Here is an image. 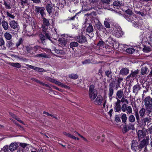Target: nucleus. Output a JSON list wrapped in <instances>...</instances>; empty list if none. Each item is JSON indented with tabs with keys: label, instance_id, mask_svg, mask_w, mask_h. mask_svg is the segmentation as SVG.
<instances>
[{
	"label": "nucleus",
	"instance_id": "nucleus-4",
	"mask_svg": "<svg viewBox=\"0 0 152 152\" xmlns=\"http://www.w3.org/2000/svg\"><path fill=\"white\" fill-rule=\"evenodd\" d=\"M49 27L42 25V31L43 34H45L47 38L52 42L51 39L50 34L49 31V30H50V29H49Z\"/></svg>",
	"mask_w": 152,
	"mask_h": 152
},
{
	"label": "nucleus",
	"instance_id": "nucleus-47",
	"mask_svg": "<svg viewBox=\"0 0 152 152\" xmlns=\"http://www.w3.org/2000/svg\"><path fill=\"white\" fill-rule=\"evenodd\" d=\"M25 48L26 50L28 53H31V50H33L32 48L29 46H26Z\"/></svg>",
	"mask_w": 152,
	"mask_h": 152
},
{
	"label": "nucleus",
	"instance_id": "nucleus-55",
	"mask_svg": "<svg viewBox=\"0 0 152 152\" xmlns=\"http://www.w3.org/2000/svg\"><path fill=\"white\" fill-rule=\"evenodd\" d=\"M3 150L4 152H9V148H8V146H5L3 148Z\"/></svg>",
	"mask_w": 152,
	"mask_h": 152
},
{
	"label": "nucleus",
	"instance_id": "nucleus-49",
	"mask_svg": "<svg viewBox=\"0 0 152 152\" xmlns=\"http://www.w3.org/2000/svg\"><path fill=\"white\" fill-rule=\"evenodd\" d=\"M23 40L22 39L20 38L19 39L18 41L17 42L16 44V46L17 47H18L22 43Z\"/></svg>",
	"mask_w": 152,
	"mask_h": 152
},
{
	"label": "nucleus",
	"instance_id": "nucleus-31",
	"mask_svg": "<svg viewBox=\"0 0 152 152\" xmlns=\"http://www.w3.org/2000/svg\"><path fill=\"white\" fill-rule=\"evenodd\" d=\"M146 112V108H142L139 111V114L141 117H143L145 115V112Z\"/></svg>",
	"mask_w": 152,
	"mask_h": 152
},
{
	"label": "nucleus",
	"instance_id": "nucleus-43",
	"mask_svg": "<svg viewBox=\"0 0 152 152\" xmlns=\"http://www.w3.org/2000/svg\"><path fill=\"white\" fill-rule=\"evenodd\" d=\"M125 12L127 15H132L133 14V12L130 9H128L127 10L124 11Z\"/></svg>",
	"mask_w": 152,
	"mask_h": 152
},
{
	"label": "nucleus",
	"instance_id": "nucleus-25",
	"mask_svg": "<svg viewBox=\"0 0 152 152\" xmlns=\"http://www.w3.org/2000/svg\"><path fill=\"white\" fill-rule=\"evenodd\" d=\"M1 25L3 28L5 30H7L9 27L7 22L4 21V20H3L2 22Z\"/></svg>",
	"mask_w": 152,
	"mask_h": 152
},
{
	"label": "nucleus",
	"instance_id": "nucleus-36",
	"mask_svg": "<svg viewBox=\"0 0 152 152\" xmlns=\"http://www.w3.org/2000/svg\"><path fill=\"white\" fill-rule=\"evenodd\" d=\"M78 43L75 42H71L69 44V46L71 48H72L73 47H75L78 46Z\"/></svg>",
	"mask_w": 152,
	"mask_h": 152
},
{
	"label": "nucleus",
	"instance_id": "nucleus-58",
	"mask_svg": "<svg viewBox=\"0 0 152 152\" xmlns=\"http://www.w3.org/2000/svg\"><path fill=\"white\" fill-rule=\"evenodd\" d=\"M46 79L49 81L53 83L55 81V79H53L50 77H46Z\"/></svg>",
	"mask_w": 152,
	"mask_h": 152
},
{
	"label": "nucleus",
	"instance_id": "nucleus-12",
	"mask_svg": "<svg viewBox=\"0 0 152 152\" xmlns=\"http://www.w3.org/2000/svg\"><path fill=\"white\" fill-rule=\"evenodd\" d=\"M9 25L10 27L12 29H15V31L16 30L17 31L19 29V26L18 23L14 20H12L9 23Z\"/></svg>",
	"mask_w": 152,
	"mask_h": 152
},
{
	"label": "nucleus",
	"instance_id": "nucleus-40",
	"mask_svg": "<svg viewBox=\"0 0 152 152\" xmlns=\"http://www.w3.org/2000/svg\"><path fill=\"white\" fill-rule=\"evenodd\" d=\"M69 77L70 78L74 79H77L78 77L77 75L74 74H72L69 75Z\"/></svg>",
	"mask_w": 152,
	"mask_h": 152
},
{
	"label": "nucleus",
	"instance_id": "nucleus-22",
	"mask_svg": "<svg viewBox=\"0 0 152 152\" xmlns=\"http://www.w3.org/2000/svg\"><path fill=\"white\" fill-rule=\"evenodd\" d=\"M123 16L129 22H132L134 20V18L132 15H127L126 14H124Z\"/></svg>",
	"mask_w": 152,
	"mask_h": 152
},
{
	"label": "nucleus",
	"instance_id": "nucleus-48",
	"mask_svg": "<svg viewBox=\"0 0 152 152\" xmlns=\"http://www.w3.org/2000/svg\"><path fill=\"white\" fill-rule=\"evenodd\" d=\"M135 116L136 118V120H137V122L139 124H140V116L138 112H136L135 114Z\"/></svg>",
	"mask_w": 152,
	"mask_h": 152
},
{
	"label": "nucleus",
	"instance_id": "nucleus-16",
	"mask_svg": "<svg viewBox=\"0 0 152 152\" xmlns=\"http://www.w3.org/2000/svg\"><path fill=\"white\" fill-rule=\"evenodd\" d=\"M103 100V97L100 95H98L94 101V103L97 105L101 104Z\"/></svg>",
	"mask_w": 152,
	"mask_h": 152
},
{
	"label": "nucleus",
	"instance_id": "nucleus-61",
	"mask_svg": "<svg viewBox=\"0 0 152 152\" xmlns=\"http://www.w3.org/2000/svg\"><path fill=\"white\" fill-rule=\"evenodd\" d=\"M37 83H39V84L42 86H45L46 87H48L49 86L48 84H45L44 83H43L42 81L38 80V82Z\"/></svg>",
	"mask_w": 152,
	"mask_h": 152
},
{
	"label": "nucleus",
	"instance_id": "nucleus-60",
	"mask_svg": "<svg viewBox=\"0 0 152 152\" xmlns=\"http://www.w3.org/2000/svg\"><path fill=\"white\" fill-rule=\"evenodd\" d=\"M7 15V16L8 17H9L12 19H14L15 18V16H14L13 15H12L9 12H6Z\"/></svg>",
	"mask_w": 152,
	"mask_h": 152
},
{
	"label": "nucleus",
	"instance_id": "nucleus-33",
	"mask_svg": "<svg viewBox=\"0 0 152 152\" xmlns=\"http://www.w3.org/2000/svg\"><path fill=\"white\" fill-rule=\"evenodd\" d=\"M86 30L87 32L91 33L93 31L94 29L93 27L91 25L88 24V26L87 27Z\"/></svg>",
	"mask_w": 152,
	"mask_h": 152
},
{
	"label": "nucleus",
	"instance_id": "nucleus-63",
	"mask_svg": "<svg viewBox=\"0 0 152 152\" xmlns=\"http://www.w3.org/2000/svg\"><path fill=\"white\" fill-rule=\"evenodd\" d=\"M26 66H28L29 68L33 69L34 70H37V67L34 66L29 64H26Z\"/></svg>",
	"mask_w": 152,
	"mask_h": 152
},
{
	"label": "nucleus",
	"instance_id": "nucleus-13",
	"mask_svg": "<svg viewBox=\"0 0 152 152\" xmlns=\"http://www.w3.org/2000/svg\"><path fill=\"white\" fill-rule=\"evenodd\" d=\"M55 7L53 6V5L52 4H49L46 5L45 7L46 9L49 14L51 13H53L55 11L54 10V8Z\"/></svg>",
	"mask_w": 152,
	"mask_h": 152
},
{
	"label": "nucleus",
	"instance_id": "nucleus-9",
	"mask_svg": "<svg viewBox=\"0 0 152 152\" xmlns=\"http://www.w3.org/2000/svg\"><path fill=\"white\" fill-rule=\"evenodd\" d=\"M134 129V124H132L131 123L124 126L123 130L124 133L127 132L130 130H133Z\"/></svg>",
	"mask_w": 152,
	"mask_h": 152
},
{
	"label": "nucleus",
	"instance_id": "nucleus-8",
	"mask_svg": "<svg viewBox=\"0 0 152 152\" xmlns=\"http://www.w3.org/2000/svg\"><path fill=\"white\" fill-rule=\"evenodd\" d=\"M113 29L114 30V34L116 37L119 38L123 35V33L120 27L115 26Z\"/></svg>",
	"mask_w": 152,
	"mask_h": 152
},
{
	"label": "nucleus",
	"instance_id": "nucleus-50",
	"mask_svg": "<svg viewBox=\"0 0 152 152\" xmlns=\"http://www.w3.org/2000/svg\"><path fill=\"white\" fill-rule=\"evenodd\" d=\"M103 4H109L111 2V0H101Z\"/></svg>",
	"mask_w": 152,
	"mask_h": 152
},
{
	"label": "nucleus",
	"instance_id": "nucleus-30",
	"mask_svg": "<svg viewBox=\"0 0 152 152\" xmlns=\"http://www.w3.org/2000/svg\"><path fill=\"white\" fill-rule=\"evenodd\" d=\"M52 49H53V51H54L56 53L59 54H63L64 53V51L62 50L57 49L55 47H53Z\"/></svg>",
	"mask_w": 152,
	"mask_h": 152
},
{
	"label": "nucleus",
	"instance_id": "nucleus-15",
	"mask_svg": "<svg viewBox=\"0 0 152 152\" xmlns=\"http://www.w3.org/2000/svg\"><path fill=\"white\" fill-rule=\"evenodd\" d=\"M120 103V100L118 99L117 101L115 103L114 108L115 109V112H119L121 110Z\"/></svg>",
	"mask_w": 152,
	"mask_h": 152
},
{
	"label": "nucleus",
	"instance_id": "nucleus-14",
	"mask_svg": "<svg viewBox=\"0 0 152 152\" xmlns=\"http://www.w3.org/2000/svg\"><path fill=\"white\" fill-rule=\"evenodd\" d=\"M77 42L80 43L85 42L87 41L86 37L83 35L77 36L75 38Z\"/></svg>",
	"mask_w": 152,
	"mask_h": 152
},
{
	"label": "nucleus",
	"instance_id": "nucleus-64",
	"mask_svg": "<svg viewBox=\"0 0 152 152\" xmlns=\"http://www.w3.org/2000/svg\"><path fill=\"white\" fill-rule=\"evenodd\" d=\"M115 120L117 122H119L121 121L120 118L118 115H115Z\"/></svg>",
	"mask_w": 152,
	"mask_h": 152
},
{
	"label": "nucleus",
	"instance_id": "nucleus-57",
	"mask_svg": "<svg viewBox=\"0 0 152 152\" xmlns=\"http://www.w3.org/2000/svg\"><path fill=\"white\" fill-rule=\"evenodd\" d=\"M143 50L144 51L146 52H148L151 51V49L149 47H144L143 48Z\"/></svg>",
	"mask_w": 152,
	"mask_h": 152
},
{
	"label": "nucleus",
	"instance_id": "nucleus-53",
	"mask_svg": "<svg viewBox=\"0 0 152 152\" xmlns=\"http://www.w3.org/2000/svg\"><path fill=\"white\" fill-rule=\"evenodd\" d=\"M43 113L44 114H46L48 116H51V117H53V118H55V119H57V118L56 117V116H54L52 114H49L48 112H47L45 111H44L43 112Z\"/></svg>",
	"mask_w": 152,
	"mask_h": 152
},
{
	"label": "nucleus",
	"instance_id": "nucleus-38",
	"mask_svg": "<svg viewBox=\"0 0 152 152\" xmlns=\"http://www.w3.org/2000/svg\"><path fill=\"white\" fill-rule=\"evenodd\" d=\"M148 69L146 67H142L141 70V73L142 75H144L147 73Z\"/></svg>",
	"mask_w": 152,
	"mask_h": 152
},
{
	"label": "nucleus",
	"instance_id": "nucleus-2",
	"mask_svg": "<svg viewBox=\"0 0 152 152\" xmlns=\"http://www.w3.org/2000/svg\"><path fill=\"white\" fill-rule=\"evenodd\" d=\"M149 138L148 136H147L145 138L138 142V149L140 152L142 149L144 148V150L142 152H146L147 149V146L148 145Z\"/></svg>",
	"mask_w": 152,
	"mask_h": 152
},
{
	"label": "nucleus",
	"instance_id": "nucleus-37",
	"mask_svg": "<svg viewBox=\"0 0 152 152\" xmlns=\"http://www.w3.org/2000/svg\"><path fill=\"white\" fill-rule=\"evenodd\" d=\"M128 120L130 122L133 123L135 121V119L134 115H131L128 117Z\"/></svg>",
	"mask_w": 152,
	"mask_h": 152
},
{
	"label": "nucleus",
	"instance_id": "nucleus-10",
	"mask_svg": "<svg viewBox=\"0 0 152 152\" xmlns=\"http://www.w3.org/2000/svg\"><path fill=\"white\" fill-rule=\"evenodd\" d=\"M109 88L108 91V96L110 99L112 98V97L114 93L115 86L114 83L113 82H111L109 85Z\"/></svg>",
	"mask_w": 152,
	"mask_h": 152
},
{
	"label": "nucleus",
	"instance_id": "nucleus-29",
	"mask_svg": "<svg viewBox=\"0 0 152 152\" xmlns=\"http://www.w3.org/2000/svg\"><path fill=\"white\" fill-rule=\"evenodd\" d=\"M58 41L60 42L59 43L62 46H66L67 43V41L64 38H59Z\"/></svg>",
	"mask_w": 152,
	"mask_h": 152
},
{
	"label": "nucleus",
	"instance_id": "nucleus-19",
	"mask_svg": "<svg viewBox=\"0 0 152 152\" xmlns=\"http://www.w3.org/2000/svg\"><path fill=\"white\" fill-rule=\"evenodd\" d=\"M94 28L96 30H97L100 31H102L104 28V26L100 22L96 24L94 26Z\"/></svg>",
	"mask_w": 152,
	"mask_h": 152
},
{
	"label": "nucleus",
	"instance_id": "nucleus-59",
	"mask_svg": "<svg viewBox=\"0 0 152 152\" xmlns=\"http://www.w3.org/2000/svg\"><path fill=\"white\" fill-rule=\"evenodd\" d=\"M4 4L6 8L7 9H11V7L10 4H8L7 3L6 1H4Z\"/></svg>",
	"mask_w": 152,
	"mask_h": 152
},
{
	"label": "nucleus",
	"instance_id": "nucleus-17",
	"mask_svg": "<svg viewBox=\"0 0 152 152\" xmlns=\"http://www.w3.org/2000/svg\"><path fill=\"white\" fill-rule=\"evenodd\" d=\"M129 70L126 68H122L120 70L119 74L122 75H126L129 74Z\"/></svg>",
	"mask_w": 152,
	"mask_h": 152
},
{
	"label": "nucleus",
	"instance_id": "nucleus-21",
	"mask_svg": "<svg viewBox=\"0 0 152 152\" xmlns=\"http://www.w3.org/2000/svg\"><path fill=\"white\" fill-rule=\"evenodd\" d=\"M15 45V42L14 41L10 40L7 42L6 46L9 48H12Z\"/></svg>",
	"mask_w": 152,
	"mask_h": 152
},
{
	"label": "nucleus",
	"instance_id": "nucleus-28",
	"mask_svg": "<svg viewBox=\"0 0 152 152\" xmlns=\"http://www.w3.org/2000/svg\"><path fill=\"white\" fill-rule=\"evenodd\" d=\"M43 20V23L42 25L49 26L50 23H49V20L44 17L42 18Z\"/></svg>",
	"mask_w": 152,
	"mask_h": 152
},
{
	"label": "nucleus",
	"instance_id": "nucleus-24",
	"mask_svg": "<svg viewBox=\"0 0 152 152\" xmlns=\"http://www.w3.org/2000/svg\"><path fill=\"white\" fill-rule=\"evenodd\" d=\"M117 97L118 99H121L122 97L124 96L123 89H121L118 91L116 94Z\"/></svg>",
	"mask_w": 152,
	"mask_h": 152
},
{
	"label": "nucleus",
	"instance_id": "nucleus-42",
	"mask_svg": "<svg viewBox=\"0 0 152 152\" xmlns=\"http://www.w3.org/2000/svg\"><path fill=\"white\" fill-rule=\"evenodd\" d=\"M121 118L123 122H126L127 119V117L126 116V114L125 113L123 114L122 115Z\"/></svg>",
	"mask_w": 152,
	"mask_h": 152
},
{
	"label": "nucleus",
	"instance_id": "nucleus-18",
	"mask_svg": "<svg viewBox=\"0 0 152 152\" xmlns=\"http://www.w3.org/2000/svg\"><path fill=\"white\" fill-rule=\"evenodd\" d=\"M141 88L140 85L137 83L133 87V93L136 94H137L138 91H139Z\"/></svg>",
	"mask_w": 152,
	"mask_h": 152
},
{
	"label": "nucleus",
	"instance_id": "nucleus-54",
	"mask_svg": "<svg viewBox=\"0 0 152 152\" xmlns=\"http://www.w3.org/2000/svg\"><path fill=\"white\" fill-rule=\"evenodd\" d=\"M113 6H120V3L119 1H115L113 3Z\"/></svg>",
	"mask_w": 152,
	"mask_h": 152
},
{
	"label": "nucleus",
	"instance_id": "nucleus-5",
	"mask_svg": "<svg viewBox=\"0 0 152 152\" xmlns=\"http://www.w3.org/2000/svg\"><path fill=\"white\" fill-rule=\"evenodd\" d=\"M35 14L36 15H38L40 13L41 16L42 18L44 17V15H45V13L44 12V10L45 9L44 7H39L37 6H35Z\"/></svg>",
	"mask_w": 152,
	"mask_h": 152
},
{
	"label": "nucleus",
	"instance_id": "nucleus-39",
	"mask_svg": "<svg viewBox=\"0 0 152 152\" xmlns=\"http://www.w3.org/2000/svg\"><path fill=\"white\" fill-rule=\"evenodd\" d=\"M134 49L132 48H128L126 50V52L130 54H132L134 52Z\"/></svg>",
	"mask_w": 152,
	"mask_h": 152
},
{
	"label": "nucleus",
	"instance_id": "nucleus-27",
	"mask_svg": "<svg viewBox=\"0 0 152 152\" xmlns=\"http://www.w3.org/2000/svg\"><path fill=\"white\" fill-rule=\"evenodd\" d=\"M17 144L16 143H12L11 144L9 147V150L11 151H13L17 148Z\"/></svg>",
	"mask_w": 152,
	"mask_h": 152
},
{
	"label": "nucleus",
	"instance_id": "nucleus-41",
	"mask_svg": "<svg viewBox=\"0 0 152 152\" xmlns=\"http://www.w3.org/2000/svg\"><path fill=\"white\" fill-rule=\"evenodd\" d=\"M39 39L41 40H46L47 39L45 34H40L39 35Z\"/></svg>",
	"mask_w": 152,
	"mask_h": 152
},
{
	"label": "nucleus",
	"instance_id": "nucleus-26",
	"mask_svg": "<svg viewBox=\"0 0 152 152\" xmlns=\"http://www.w3.org/2000/svg\"><path fill=\"white\" fill-rule=\"evenodd\" d=\"M9 64L14 67L19 68L21 67V65L18 63L9 62Z\"/></svg>",
	"mask_w": 152,
	"mask_h": 152
},
{
	"label": "nucleus",
	"instance_id": "nucleus-44",
	"mask_svg": "<svg viewBox=\"0 0 152 152\" xmlns=\"http://www.w3.org/2000/svg\"><path fill=\"white\" fill-rule=\"evenodd\" d=\"M127 107V105L126 104H123L121 107V109L122 111L124 112H125L126 110Z\"/></svg>",
	"mask_w": 152,
	"mask_h": 152
},
{
	"label": "nucleus",
	"instance_id": "nucleus-45",
	"mask_svg": "<svg viewBox=\"0 0 152 152\" xmlns=\"http://www.w3.org/2000/svg\"><path fill=\"white\" fill-rule=\"evenodd\" d=\"M36 57H37L47 58H48V56L45 53H41L37 55Z\"/></svg>",
	"mask_w": 152,
	"mask_h": 152
},
{
	"label": "nucleus",
	"instance_id": "nucleus-32",
	"mask_svg": "<svg viewBox=\"0 0 152 152\" xmlns=\"http://www.w3.org/2000/svg\"><path fill=\"white\" fill-rule=\"evenodd\" d=\"M5 38L8 41L10 40L12 38V36L9 33L6 32L4 34Z\"/></svg>",
	"mask_w": 152,
	"mask_h": 152
},
{
	"label": "nucleus",
	"instance_id": "nucleus-23",
	"mask_svg": "<svg viewBox=\"0 0 152 152\" xmlns=\"http://www.w3.org/2000/svg\"><path fill=\"white\" fill-rule=\"evenodd\" d=\"M137 133L138 138L140 140L144 138L145 136V134L142 130H138Z\"/></svg>",
	"mask_w": 152,
	"mask_h": 152
},
{
	"label": "nucleus",
	"instance_id": "nucleus-11",
	"mask_svg": "<svg viewBox=\"0 0 152 152\" xmlns=\"http://www.w3.org/2000/svg\"><path fill=\"white\" fill-rule=\"evenodd\" d=\"M149 116L148 117H143L142 119V125L144 126L147 125L148 124L151 123V119Z\"/></svg>",
	"mask_w": 152,
	"mask_h": 152
},
{
	"label": "nucleus",
	"instance_id": "nucleus-52",
	"mask_svg": "<svg viewBox=\"0 0 152 152\" xmlns=\"http://www.w3.org/2000/svg\"><path fill=\"white\" fill-rule=\"evenodd\" d=\"M82 63L83 64H85L91 63V61L89 59H86L83 61H82Z\"/></svg>",
	"mask_w": 152,
	"mask_h": 152
},
{
	"label": "nucleus",
	"instance_id": "nucleus-6",
	"mask_svg": "<svg viewBox=\"0 0 152 152\" xmlns=\"http://www.w3.org/2000/svg\"><path fill=\"white\" fill-rule=\"evenodd\" d=\"M35 14L36 15H38L40 13L41 16L42 18L44 17V15H45V13L44 12V10L45 9L44 7H39L37 6H35Z\"/></svg>",
	"mask_w": 152,
	"mask_h": 152
},
{
	"label": "nucleus",
	"instance_id": "nucleus-46",
	"mask_svg": "<svg viewBox=\"0 0 152 152\" xmlns=\"http://www.w3.org/2000/svg\"><path fill=\"white\" fill-rule=\"evenodd\" d=\"M127 114H131L132 112V109L130 106L127 107L126 110Z\"/></svg>",
	"mask_w": 152,
	"mask_h": 152
},
{
	"label": "nucleus",
	"instance_id": "nucleus-7",
	"mask_svg": "<svg viewBox=\"0 0 152 152\" xmlns=\"http://www.w3.org/2000/svg\"><path fill=\"white\" fill-rule=\"evenodd\" d=\"M139 72V70L138 69L135 70L134 71L132 70L131 71L130 74L126 77V80H129L134 79L137 76Z\"/></svg>",
	"mask_w": 152,
	"mask_h": 152
},
{
	"label": "nucleus",
	"instance_id": "nucleus-3",
	"mask_svg": "<svg viewBox=\"0 0 152 152\" xmlns=\"http://www.w3.org/2000/svg\"><path fill=\"white\" fill-rule=\"evenodd\" d=\"M97 94V91L95 89V86L93 85H90L88 91V95L90 99L92 101L94 100L96 98Z\"/></svg>",
	"mask_w": 152,
	"mask_h": 152
},
{
	"label": "nucleus",
	"instance_id": "nucleus-51",
	"mask_svg": "<svg viewBox=\"0 0 152 152\" xmlns=\"http://www.w3.org/2000/svg\"><path fill=\"white\" fill-rule=\"evenodd\" d=\"M122 98H121V100H120L121 102H122V103L125 102L127 104H128L129 103L128 100L124 98V96L122 97Z\"/></svg>",
	"mask_w": 152,
	"mask_h": 152
},
{
	"label": "nucleus",
	"instance_id": "nucleus-20",
	"mask_svg": "<svg viewBox=\"0 0 152 152\" xmlns=\"http://www.w3.org/2000/svg\"><path fill=\"white\" fill-rule=\"evenodd\" d=\"M138 149V142L135 141L133 140L132 141L131 149L133 151L136 152V150Z\"/></svg>",
	"mask_w": 152,
	"mask_h": 152
},
{
	"label": "nucleus",
	"instance_id": "nucleus-35",
	"mask_svg": "<svg viewBox=\"0 0 152 152\" xmlns=\"http://www.w3.org/2000/svg\"><path fill=\"white\" fill-rule=\"evenodd\" d=\"M109 19H106L104 22V24L105 26L107 28H110V25L109 23Z\"/></svg>",
	"mask_w": 152,
	"mask_h": 152
},
{
	"label": "nucleus",
	"instance_id": "nucleus-62",
	"mask_svg": "<svg viewBox=\"0 0 152 152\" xmlns=\"http://www.w3.org/2000/svg\"><path fill=\"white\" fill-rule=\"evenodd\" d=\"M104 42L103 41H100L97 44V45L99 47H102L104 45Z\"/></svg>",
	"mask_w": 152,
	"mask_h": 152
},
{
	"label": "nucleus",
	"instance_id": "nucleus-56",
	"mask_svg": "<svg viewBox=\"0 0 152 152\" xmlns=\"http://www.w3.org/2000/svg\"><path fill=\"white\" fill-rule=\"evenodd\" d=\"M4 44V41L3 38L1 37H0V46H2Z\"/></svg>",
	"mask_w": 152,
	"mask_h": 152
},
{
	"label": "nucleus",
	"instance_id": "nucleus-34",
	"mask_svg": "<svg viewBox=\"0 0 152 152\" xmlns=\"http://www.w3.org/2000/svg\"><path fill=\"white\" fill-rule=\"evenodd\" d=\"M106 75L108 78H112V73L110 70H108L105 72Z\"/></svg>",
	"mask_w": 152,
	"mask_h": 152
},
{
	"label": "nucleus",
	"instance_id": "nucleus-1",
	"mask_svg": "<svg viewBox=\"0 0 152 152\" xmlns=\"http://www.w3.org/2000/svg\"><path fill=\"white\" fill-rule=\"evenodd\" d=\"M143 102L146 109V113L149 116V114L152 113V98L150 96H147L143 100Z\"/></svg>",
	"mask_w": 152,
	"mask_h": 152
}]
</instances>
